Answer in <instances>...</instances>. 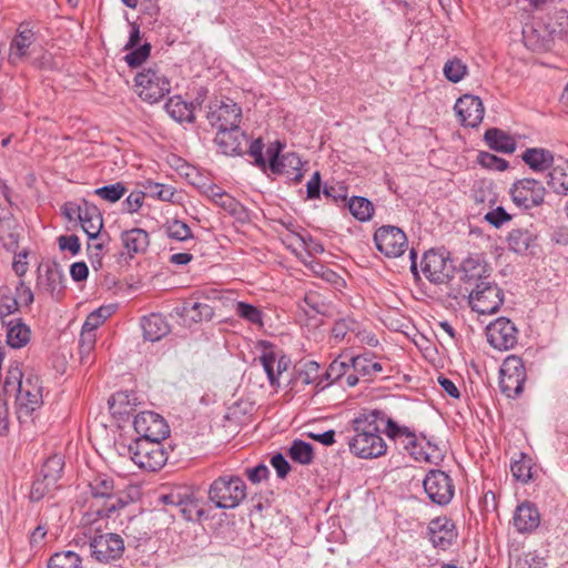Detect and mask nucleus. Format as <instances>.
<instances>
[{
  "instance_id": "1",
  "label": "nucleus",
  "mask_w": 568,
  "mask_h": 568,
  "mask_svg": "<svg viewBox=\"0 0 568 568\" xmlns=\"http://www.w3.org/2000/svg\"><path fill=\"white\" fill-rule=\"evenodd\" d=\"M1 395L14 396L16 414L20 423H29L33 414L43 405L40 377L31 371H22L21 364L13 362L6 372Z\"/></svg>"
},
{
  "instance_id": "2",
  "label": "nucleus",
  "mask_w": 568,
  "mask_h": 568,
  "mask_svg": "<svg viewBox=\"0 0 568 568\" xmlns=\"http://www.w3.org/2000/svg\"><path fill=\"white\" fill-rule=\"evenodd\" d=\"M381 423H384V415L378 410L363 414L353 420L355 435L348 440L352 454L365 459L386 454L387 446L381 436Z\"/></svg>"
},
{
  "instance_id": "3",
  "label": "nucleus",
  "mask_w": 568,
  "mask_h": 568,
  "mask_svg": "<svg viewBox=\"0 0 568 568\" xmlns=\"http://www.w3.org/2000/svg\"><path fill=\"white\" fill-rule=\"evenodd\" d=\"M89 491L84 506L88 508L84 517L87 523L97 518H111L113 514L126 506L122 494L116 490L112 477L99 474L88 485Z\"/></svg>"
},
{
  "instance_id": "4",
  "label": "nucleus",
  "mask_w": 568,
  "mask_h": 568,
  "mask_svg": "<svg viewBox=\"0 0 568 568\" xmlns=\"http://www.w3.org/2000/svg\"><path fill=\"white\" fill-rule=\"evenodd\" d=\"M246 497V485L239 476H220L209 488V499L219 509H234Z\"/></svg>"
},
{
  "instance_id": "5",
  "label": "nucleus",
  "mask_w": 568,
  "mask_h": 568,
  "mask_svg": "<svg viewBox=\"0 0 568 568\" xmlns=\"http://www.w3.org/2000/svg\"><path fill=\"white\" fill-rule=\"evenodd\" d=\"M161 442L162 440L135 439L128 446L132 462L140 468L150 471L162 468L168 460V455Z\"/></svg>"
},
{
  "instance_id": "6",
  "label": "nucleus",
  "mask_w": 568,
  "mask_h": 568,
  "mask_svg": "<svg viewBox=\"0 0 568 568\" xmlns=\"http://www.w3.org/2000/svg\"><path fill=\"white\" fill-rule=\"evenodd\" d=\"M500 392L508 398H517L524 392L527 371L523 359L516 355L507 356L499 369Z\"/></svg>"
},
{
  "instance_id": "7",
  "label": "nucleus",
  "mask_w": 568,
  "mask_h": 568,
  "mask_svg": "<svg viewBox=\"0 0 568 568\" xmlns=\"http://www.w3.org/2000/svg\"><path fill=\"white\" fill-rule=\"evenodd\" d=\"M135 91L149 103H156L171 91L169 79L156 69H144L135 75Z\"/></svg>"
},
{
  "instance_id": "8",
  "label": "nucleus",
  "mask_w": 568,
  "mask_h": 568,
  "mask_svg": "<svg viewBox=\"0 0 568 568\" xmlns=\"http://www.w3.org/2000/svg\"><path fill=\"white\" fill-rule=\"evenodd\" d=\"M504 303V292L494 282H484L469 291V305L478 314H494Z\"/></svg>"
},
{
  "instance_id": "9",
  "label": "nucleus",
  "mask_w": 568,
  "mask_h": 568,
  "mask_svg": "<svg viewBox=\"0 0 568 568\" xmlns=\"http://www.w3.org/2000/svg\"><path fill=\"white\" fill-rule=\"evenodd\" d=\"M283 144L280 141L272 143L267 150L268 168L275 174H284L292 181L300 182L303 178L301 172L302 161L294 152H288L280 156Z\"/></svg>"
},
{
  "instance_id": "10",
  "label": "nucleus",
  "mask_w": 568,
  "mask_h": 568,
  "mask_svg": "<svg viewBox=\"0 0 568 568\" xmlns=\"http://www.w3.org/2000/svg\"><path fill=\"white\" fill-rule=\"evenodd\" d=\"M547 191L544 184L535 179H521L510 187V195L514 204L524 210L539 206L545 201Z\"/></svg>"
},
{
  "instance_id": "11",
  "label": "nucleus",
  "mask_w": 568,
  "mask_h": 568,
  "mask_svg": "<svg viewBox=\"0 0 568 568\" xmlns=\"http://www.w3.org/2000/svg\"><path fill=\"white\" fill-rule=\"evenodd\" d=\"M427 497L439 506L450 503L455 494V486L448 474L440 469L428 471L423 480Z\"/></svg>"
},
{
  "instance_id": "12",
  "label": "nucleus",
  "mask_w": 568,
  "mask_h": 568,
  "mask_svg": "<svg viewBox=\"0 0 568 568\" xmlns=\"http://www.w3.org/2000/svg\"><path fill=\"white\" fill-rule=\"evenodd\" d=\"M420 270L430 283L444 284L453 277L455 267L448 256L429 250L423 256Z\"/></svg>"
},
{
  "instance_id": "13",
  "label": "nucleus",
  "mask_w": 568,
  "mask_h": 568,
  "mask_svg": "<svg viewBox=\"0 0 568 568\" xmlns=\"http://www.w3.org/2000/svg\"><path fill=\"white\" fill-rule=\"evenodd\" d=\"M374 242L377 250L387 257H398L407 248V237L397 226L384 225L376 230Z\"/></svg>"
},
{
  "instance_id": "14",
  "label": "nucleus",
  "mask_w": 568,
  "mask_h": 568,
  "mask_svg": "<svg viewBox=\"0 0 568 568\" xmlns=\"http://www.w3.org/2000/svg\"><path fill=\"white\" fill-rule=\"evenodd\" d=\"M38 44V34L30 23H20L17 33L10 42L9 62L17 64L31 57L36 52Z\"/></svg>"
},
{
  "instance_id": "15",
  "label": "nucleus",
  "mask_w": 568,
  "mask_h": 568,
  "mask_svg": "<svg viewBox=\"0 0 568 568\" xmlns=\"http://www.w3.org/2000/svg\"><path fill=\"white\" fill-rule=\"evenodd\" d=\"M138 439L164 440L169 434V425L165 419L154 412H142L135 415L133 420Z\"/></svg>"
},
{
  "instance_id": "16",
  "label": "nucleus",
  "mask_w": 568,
  "mask_h": 568,
  "mask_svg": "<svg viewBox=\"0 0 568 568\" xmlns=\"http://www.w3.org/2000/svg\"><path fill=\"white\" fill-rule=\"evenodd\" d=\"M92 557L100 562H109L122 557L124 541L118 534L108 532L97 535L90 540Z\"/></svg>"
},
{
  "instance_id": "17",
  "label": "nucleus",
  "mask_w": 568,
  "mask_h": 568,
  "mask_svg": "<svg viewBox=\"0 0 568 568\" xmlns=\"http://www.w3.org/2000/svg\"><path fill=\"white\" fill-rule=\"evenodd\" d=\"M486 336L495 349L508 351L517 344L518 331L510 320L499 317L487 325Z\"/></svg>"
},
{
  "instance_id": "18",
  "label": "nucleus",
  "mask_w": 568,
  "mask_h": 568,
  "mask_svg": "<svg viewBox=\"0 0 568 568\" xmlns=\"http://www.w3.org/2000/svg\"><path fill=\"white\" fill-rule=\"evenodd\" d=\"M241 119L242 109L230 99L216 101L210 105L207 120L217 130L236 128Z\"/></svg>"
},
{
  "instance_id": "19",
  "label": "nucleus",
  "mask_w": 568,
  "mask_h": 568,
  "mask_svg": "<svg viewBox=\"0 0 568 568\" xmlns=\"http://www.w3.org/2000/svg\"><path fill=\"white\" fill-rule=\"evenodd\" d=\"M386 435L392 439H403L404 448L416 462H430L428 453L418 443L416 435L405 426H399L393 419L386 420Z\"/></svg>"
},
{
  "instance_id": "20",
  "label": "nucleus",
  "mask_w": 568,
  "mask_h": 568,
  "mask_svg": "<svg viewBox=\"0 0 568 568\" xmlns=\"http://www.w3.org/2000/svg\"><path fill=\"white\" fill-rule=\"evenodd\" d=\"M460 280L465 284V290L470 291L476 285L491 280V270L488 264L479 256H468L460 265Z\"/></svg>"
},
{
  "instance_id": "21",
  "label": "nucleus",
  "mask_w": 568,
  "mask_h": 568,
  "mask_svg": "<svg viewBox=\"0 0 568 568\" xmlns=\"http://www.w3.org/2000/svg\"><path fill=\"white\" fill-rule=\"evenodd\" d=\"M454 110L465 126L476 128L484 119L485 109L481 100L473 94H464L454 106Z\"/></svg>"
},
{
  "instance_id": "22",
  "label": "nucleus",
  "mask_w": 568,
  "mask_h": 568,
  "mask_svg": "<svg viewBox=\"0 0 568 568\" xmlns=\"http://www.w3.org/2000/svg\"><path fill=\"white\" fill-rule=\"evenodd\" d=\"M428 535L434 547L447 549L457 538L456 527L447 517H437L428 525Z\"/></svg>"
},
{
  "instance_id": "23",
  "label": "nucleus",
  "mask_w": 568,
  "mask_h": 568,
  "mask_svg": "<svg viewBox=\"0 0 568 568\" xmlns=\"http://www.w3.org/2000/svg\"><path fill=\"white\" fill-rule=\"evenodd\" d=\"M65 276L57 265L47 266L44 273L39 272L38 290L50 295L54 301H60L65 288Z\"/></svg>"
},
{
  "instance_id": "24",
  "label": "nucleus",
  "mask_w": 568,
  "mask_h": 568,
  "mask_svg": "<svg viewBox=\"0 0 568 568\" xmlns=\"http://www.w3.org/2000/svg\"><path fill=\"white\" fill-rule=\"evenodd\" d=\"M120 241L123 248L121 254H125L130 258H133L138 254L145 253L150 245L149 233L140 227L121 232Z\"/></svg>"
},
{
  "instance_id": "25",
  "label": "nucleus",
  "mask_w": 568,
  "mask_h": 568,
  "mask_svg": "<svg viewBox=\"0 0 568 568\" xmlns=\"http://www.w3.org/2000/svg\"><path fill=\"white\" fill-rule=\"evenodd\" d=\"M513 524L518 532H530L538 528L540 524V514L537 507L530 501H524L518 505L514 517Z\"/></svg>"
},
{
  "instance_id": "26",
  "label": "nucleus",
  "mask_w": 568,
  "mask_h": 568,
  "mask_svg": "<svg viewBox=\"0 0 568 568\" xmlns=\"http://www.w3.org/2000/svg\"><path fill=\"white\" fill-rule=\"evenodd\" d=\"M245 138L240 126L217 130L214 142L221 153L235 155L242 152V141Z\"/></svg>"
},
{
  "instance_id": "27",
  "label": "nucleus",
  "mask_w": 568,
  "mask_h": 568,
  "mask_svg": "<svg viewBox=\"0 0 568 568\" xmlns=\"http://www.w3.org/2000/svg\"><path fill=\"white\" fill-rule=\"evenodd\" d=\"M79 222L82 230L90 240H97L101 237L103 219L95 205L84 201V211Z\"/></svg>"
},
{
  "instance_id": "28",
  "label": "nucleus",
  "mask_w": 568,
  "mask_h": 568,
  "mask_svg": "<svg viewBox=\"0 0 568 568\" xmlns=\"http://www.w3.org/2000/svg\"><path fill=\"white\" fill-rule=\"evenodd\" d=\"M143 336L150 342H158L170 333V325L159 314L145 316L142 321Z\"/></svg>"
},
{
  "instance_id": "29",
  "label": "nucleus",
  "mask_w": 568,
  "mask_h": 568,
  "mask_svg": "<svg viewBox=\"0 0 568 568\" xmlns=\"http://www.w3.org/2000/svg\"><path fill=\"white\" fill-rule=\"evenodd\" d=\"M523 161L534 171L541 172L552 166L554 154L547 149L530 148L523 155Z\"/></svg>"
},
{
  "instance_id": "30",
  "label": "nucleus",
  "mask_w": 568,
  "mask_h": 568,
  "mask_svg": "<svg viewBox=\"0 0 568 568\" xmlns=\"http://www.w3.org/2000/svg\"><path fill=\"white\" fill-rule=\"evenodd\" d=\"M7 326V343L12 348H20L30 341V328L20 318L4 321Z\"/></svg>"
},
{
  "instance_id": "31",
  "label": "nucleus",
  "mask_w": 568,
  "mask_h": 568,
  "mask_svg": "<svg viewBox=\"0 0 568 568\" xmlns=\"http://www.w3.org/2000/svg\"><path fill=\"white\" fill-rule=\"evenodd\" d=\"M547 185L557 195H568V162L551 166L547 174Z\"/></svg>"
},
{
  "instance_id": "32",
  "label": "nucleus",
  "mask_w": 568,
  "mask_h": 568,
  "mask_svg": "<svg viewBox=\"0 0 568 568\" xmlns=\"http://www.w3.org/2000/svg\"><path fill=\"white\" fill-rule=\"evenodd\" d=\"M485 141L490 149L497 152L513 153L516 150V141L497 128L488 129L485 132Z\"/></svg>"
},
{
  "instance_id": "33",
  "label": "nucleus",
  "mask_w": 568,
  "mask_h": 568,
  "mask_svg": "<svg viewBox=\"0 0 568 568\" xmlns=\"http://www.w3.org/2000/svg\"><path fill=\"white\" fill-rule=\"evenodd\" d=\"M351 363L354 372L362 376L373 377L383 372L382 364L375 361L372 353L353 356Z\"/></svg>"
},
{
  "instance_id": "34",
  "label": "nucleus",
  "mask_w": 568,
  "mask_h": 568,
  "mask_svg": "<svg viewBox=\"0 0 568 568\" xmlns=\"http://www.w3.org/2000/svg\"><path fill=\"white\" fill-rule=\"evenodd\" d=\"M443 74L449 82L458 83L468 74V67L462 59L453 57L445 62Z\"/></svg>"
},
{
  "instance_id": "35",
  "label": "nucleus",
  "mask_w": 568,
  "mask_h": 568,
  "mask_svg": "<svg viewBox=\"0 0 568 568\" xmlns=\"http://www.w3.org/2000/svg\"><path fill=\"white\" fill-rule=\"evenodd\" d=\"M513 476L523 484H527L532 479L531 458L524 453L519 454L518 459H514L510 465Z\"/></svg>"
},
{
  "instance_id": "36",
  "label": "nucleus",
  "mask_w": 568,
  "mask_h": 568,
  "mask_svg": "<svg viewBox=\"0 0 568 568\" xmlns=\"http://www.w3.org/2000/svg\"><path fill=\"white\" fill-rule=\"evenodd\" d=\"M348 210L355 219L365 222L372 219L374 213V205L369 200L365 197L353 196L348 201Z\"/></svg>"
},
{
  "instance_id": "37",
  "label": "nucleus",
  "mask_w": 568,
  "mask_h": 568,
  "mask_svg": "<svg viewBox=\"0 0 568 568\" xmlns=\"http://www.w3.org/2000/svg\"><path fill=\"white\" fill-rule=\"evenodd\" d=\"M288 456L298 464L308 465L314 458L313 446L304 440L295 439L288 449Z\"/></svg>"
},
{
  "instance_id": "38",
  "label": "nucleus",
  "mask_w": 568,
  "mask_h": 568,
  "mask_svg": "<svg viewBox=\"0 0 568 568\" xmlns=\"http://www.w3.org/2000/svg\"><path fill=\"white\" fill-rule=\"evenodd\" d=\"M48 568H82V559L71 550L55 552L49 559Z\"/></svg>"
},
{
  "instance_id": "39",
  "label": "nucleus",
  "mask_w": 568,
  "mask_h": 568,
  "mask_svg": "<svg viewBox=\"0 0 568 568\" xmlns=\"http://www.w3.org/2000/svg\"><path fill=\"white\" fill-rule=\"evenodd\" d=\"M165 109L171 118L179 122H192L194 120L192 108L186 102L180 100V98L170 99L165 104Z\"/></svg>"
},
{
  "instance_id": "40",
  "label": "nucleus",
  "mask_w": 568,
  "mask_h": 568,
  "mask_svg": "<svg viewBox=\"0 0 568 568\" xmlns=\"http://www.w3.org/2000/svg\"><path fill=\"white\" fill-rule=\"evenodd\" d=\"M183 312L186 317L195 323L210 321L214 315L213 308L209 304L201 302L185 303L183 306Z\"/></svg>"
},
{
  "instance_id": "41",
  "label": "nucleus",
  "mask_w": 568,
  "mask_h": 568,
  "mask_svg": "<svg viewBox=\"0 0 568 568\" xmlns=\"http://www.w3.org/2000/svg\"><path fill=\"white\" fill-rule=\"evenodd\" d=\"M164 230L166 235L172 240L182 242L193 239V233L190 226L180 220L168 221L164 224Z\"/></svg>"
},
{
  "instance_id": "42",
  "label": "nucleus",
  "mask_w": 568,
  "mask_h": 568,
  "mask_svg": "<svg viewBox=\"0 0 568 568\" xmlns=\"http://www.w3.org/2000/svg\"><path fill=\"white\" fill-rule=\"evenodd\" d=\"M234 311L239 317L245 320L246 322L257 326L263 325L262 312L256 306L245 302H237L235 304Z\"/></svg>"
},
{
  "instance_id": "43",
  "label": "nucleus",
  "mask_w": 568,
  "mask_h": 568,
  "mask_svg": "<svg viewBox=\"0 0 568 568\" xmlns=\"http://www.w3.org/2000/svg\"><path fill=\"white\" fill-rule=\"evenodd\" d=\"M220 200L215 203L219 207L227 212L230 215L241 220L245 215L244 206L232 195L224 192Z\"/></svg>"
},
{
  "instance_id": "44",
  "label": "nucleus",
  "mask_w": 568,
  "mask_h": 568,
  "mask_svg": "<svg viewBox=\"0 0 568 568\" xmlns=\"http://www.w3.org/2000/svg\"><path fill=\"white\" fill-rule=\"evenodd\" d=\"M126 193V187L123 183L118 182L110 185H104L102 187L95 189L94 194L101 197L104 201L110 203H114L119 201Z\"/></svg>"
},
{
  "instance_id": "45",
  "label": "nucleus",
  "mask_w": 568,
  "mask_h": 568,
  "mask_svg": "<svg viewBox=\"0 0 568 568\" xmlns=\"http://www.w3.org/2000/svg\"><path fill=\"white\" fill-rule=\"evenodd\" d=\"M530 234L521 230H514L508 236V244L510 248L517 253L527 251L530 245Z\"/></svg>"
},
{
  "instance_id": "46",
  "label": "nucleus",
  "mask_w": 568,
  "mask_h": 568,
  "mask_svg": "<svg viewBox=\"0 0 568 568\" xmlns=\"http://www.w3.org/2000/svg\"><path fill=\"white\" fill-rule=\"evenodd\" d=\"M272 386H278V376L275 371L276 355L273 351H265L258 358Z\"/></svg>"
},
{
  "instance_id": "47",
  "label": "nucleus",
  "mask_w": 568,
  "mask_h": 568,
  "mask_svg": "<svg viewBox=\"0 0 568 568\" xmlns=\"http://www.w3.org/2000/svg\"><path fill=\"white\" fill-rule=\"evenodd\" d=\"M179 511L186 520H199L204 514L203 508L199 505V501L192 496V494L179 508Z\"/></svg>"
},
{
  "instance_id": "48",
  "label": "nucleus",
  "mask_w": 568,
  "mask_h": 568,
  "mask_svg": "<svg viewBox=\"0 0 568 568\" xmlns=\"http://www.w3.org/2000/svg\"><path fill=\"white\" fill-rule=\"evenodd\" d=\"M146 192L161 201L173 202L174 189L170 185H165L156 182H148L145 186Z\"/></svg>"
},
{
  "instance_id": "49",
  "label": "nucleus",
  "mask_w": 568,
  "mask_h": 568,
  "mask_svg": "<svg viewBox=\"0 0 568 568\" xmlns=\"http://www.w3.org/2000/svg\"><path fill=\"white\" fill-rule=\"evenodd\" d=\"M320 366L316 362L310 361L304 364V368L296 372V382L303 385H311L318 378Z\"/></svg>"
},
{
  "instance_id": "50",
  "label": "nucleus",
  "mask_w": 568,
  "mask_h": 568,
  "mask_svg": "<svg viewBox=\"0 0 568 568\" xmlns=\"http://www.w3.org/2000/svg\"><path fill=\"white\" fill-rule=\"evenodd\" d=\"M18 234L11 230V222L8 220L0 223V242L8 251H14L18 247Z\"/></svg>"
},
{
  "instance_id": "51",
  "label": "nucleus",
  "mask_w": 568,
  "mask_h": 568,
  "mask_svg": "<svg viewBox=\"0 0 568 568\" xmlns=\"http://www.w3.org/2000/svg\"><path fill=\"white\" fill-rule=\"evenodd\" d=\"M95 345V333L92 332H81L79 339V353L80 359L82 363H87L89 361V356L93 351Z\"/></svg>"
},
{
  "instance_id": "52",
  "label": "nucleus",
  "mask_w": 568,
  "mask_h": 568,
  "mask_svg": "<svg viewBox=\"0 0 568 568\" xmlns=\"http://www.w3.org/2000/svg\"><path fill=\"white\" fill-rule=\"evenodd\" d=\"M478 163L484 168L500 172L508 168V162L506 160L488 152H480L478 154Z\"/></svg>"
},
{
  "instance_id": "53",
  "label": "nucleus",
  "mask_w": 568,
  "mask_h": 568,
  "mask_svg": "<svg viewBox=\"0 0 568 568\" xmlns=\"http://www.w3.org/2000/svg\"><path fill=\"white\" fill-rule=\"evenodd\" d=\"M191 495L187 488H173L170 493L162 495L161 499L165 505H171L176 508H180L183 503Z\"/></svg>"
},
{
  "instance_id": "54",
  "label": "nucleus",
  "mask_w": 568,
  "mask_h": 568,
  "mask_svg": "<svg viewBox=\"0 0 568 568\" xmlns=\"http://www.w3.org/2000/svg\"><path fill=\"white\" fill-rule=\"evenodd\" d=\"M151 45L149 43H144L141 47L129 52L124 60L130 67H139L141 65L150 55Z\"/></svg>"
},
{
  "instance_id": "55",
  "label": "nucleus",
  "mask_w": 568,
  "mask_h": 568,
  "mask_svg": "<svg viewBox=\"0 0 568 568\" xmlns=\"http://www.w3.org/2000/svg\"><path fill=\"white\" fill-rule=\"evenodd\" d=\"M545 559L535 552H527L515 562V568H546Z\"/></svg>"
},
{
  "instance_id": "56",
  "label": "nucleus",
  "mask_w": 568,
  "mask_h": 568,
  "mask_svg": "<svg viewBox=\"0 0 568 568\" xmlns=\"http://www.w3.org/2000/svg\"><path fill=\"white\" fill-rule=\"evenodd\" d=\"M356 322L352 318H341L335 322L332 334L335 339H343L349 332H355L356 329Z\"/></svg>"
},
{
  "instance_id": "57",
  "label": "nucleus",
  "mask_w": 568,
  "mask_h": 568,
  "mask_svg": "<svg viewBox=\"0 0 568 568\" xmlns=\"http://www.w3.org/2000/svg\"><path fill=\"white\" fill-rule=\"evenodd\" d=\"M485 221H487L489 224H491L495 227H500L506 222L511 220V215L506 212V210L503 206H498L484 216Z\"/></svg>"
},
{
  "instance_id": "58",
  "label": "nucleus",
  "mask_w": 568,
  "mask_h": 568,
  "mask_svg": "<svg viewBox=\"0 0 568 568\" xmlns=\"http://www.w3.org/2000/svg\"><path fill=\"white\" fill-rule=\"evenodd\" d=\"M263 148L264 144L260 139H257L250 144L248 154L251 158H253L254 164L265 171L266 166L268 165V160L266 161L263 155Z\"/></svg>"
},
{
  "instance_id": "59",
  "label": "nucleus",
  "mask_w": 568,
  "mask_h": 568,
  "mask_svg": "<svg viewBox=\"0 0 568 568\" xmlns=\"http://www.w3.org/2000/svg\"><path fill=\"white\" fill-rule=\"evenodd\" d=\"M293 237L300 242L310 254H320L324 252L323 245L311 236H302L298 233H294Z\"/></svg>"
},
{
  "instance_id": "60",
  "label": "nucleus",
  "mask_w": 568,
  "mask_h": 568,
  "mask_svg": "<svg viewBox=\"0 0 568 568\" xmlns=\"http://www.w3.org/2000/svg\"><path fill=\"white\" fill-rule=\"evenodd\" d=\"M19 304L18 300L10 296H3L0 301V316L2 323L8 321L7 317L14 314L18 311Z\"/></svg>"
},
{
  "instance_id": "61",
  "label": "nucleus",
  "mask_w": 568,
  "mask_h": 568,
  "mask_svg": "<svg viewBox=\"0 0 568 568\" xmlns=\"http://www.w3.org/2000/svg\"><path fill=\"white\" fill-rule=\"evenodd\" d=\"M143 192H131L123 202L124 210L131 214L138 212L143 204Z\"/></svg>"
},
{
  "instance_id": "62",
  "label": "nucleus",
  "mask_w": 568,
  "mask_h": 568,
  "mask_svg": "<svg viewBox=\"0 0 568 568\" xmlns=\"http://www.w3.org/2000/svg\"><path fill=\"white\" fill-rule=\"evenodd\" d=\"M14 298L18 300V304L29 306L30 304H32L34 295L31 288L27 286L23 281H20L16 287Z\"/></svg>"
},
{
  "instance_id": "63",
  "label": "nucleus",
  "mask_w": 568,
  "mask_h": 568,
  "mask_svg": "<svg viewBox=\"0 0 568 568\" xmlns=\"http://www.w3.org/2000/svg\"><path fill=\"white\" fill-rule=\"evenodd\" d=\"M58 241L60 250L70 251L73 255L79 253L81 245L77 235H62Z\"/></svg>"
},
{
  "instance_id": "64",
  "label": "nucleus",
  "mask_w": 568,
  "mask_h": 568,
  "mask_svg": "<svg viewBox=\"0 0 568 568\" xmlns=\"http://www.w3.org/2000/svg\"><path fill=\"white\" fill-rule=\"evenodd\" d=\"M83 211L84 203L82 205H79L73 202H68L62 207V213L69 221H80Z\"/></svg>"
}]
</instances>
